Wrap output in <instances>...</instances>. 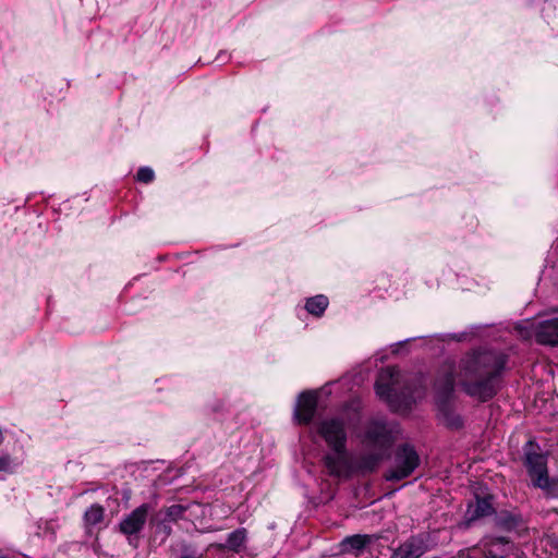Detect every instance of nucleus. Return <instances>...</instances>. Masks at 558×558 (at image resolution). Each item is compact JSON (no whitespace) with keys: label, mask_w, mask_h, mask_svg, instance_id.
Masks as SVG:
<instances>
[{"label":"nucleus","mask_w":558,"mask_h":558,"mask_svg":"<svg viewBox=\"0 0 558 558\" xmlns=\"http://www.w3.org/2000/svg\"><path fill=\"white\" fill-rule=\"evenodd\" d=\"M507 363L508 355L501 351L471 350L459 360L456 376L469 397L487 402L500 390Z\"/></svg>","instance_id":"f257e3e1"},{"label":"nucleus","mask_w":558,"mask_h":558,"mask_svg":"<svg viewBox=\"0 0 558 558\" xmlns=\"http://www.w3.org/2000/svg\"><path fill=\"white\" fill-rule=\"evenodd\" d=\"M524 465L534 486L546 485L547 457L542 452L539 445L530 439L523 447Z\"/></svg>","instance_id":"f03ea898"},{"label":"nucleus","mask_w":558,"mask_h":558,"mask_svg":"<svg viewBox=\"0 0 558 558\" xmlns=\"http://www.w3.org/2000/svg\"><path fill=\"white\" fill-rule=\"evenodd\" d=\"M420 464V457L415 449L404 444L397 448L395 453V468L389 471L388 481H401L410 476Z\"/></svg>","instance_id":"7ed1b4c3"},{"label":"nucleus","mask_w":558,"mask_h":558,"mask_svg":"<svg viewBox=\"0 0 558 558\" xmlns=\"http://www.w3.org/2000/svg\"><path fill=\"white\" fill-rule=\"evenodd\" d=\"M318 434L324 438L330 449L347 447V432L341 418L332 417L324 420L318 425Z\"/></svg>","instance_id":"20e7f679"},{"label":"nucleus","mask_w":558,"mask_h":558,"mask_svg":"<svg viewBox=\"0 0 558 558\" xmlns=\"http://www.w3.org/2000/svg\"><path fill=\"white\" fill-rule=\"evenodd\" d=\"M428 550V537L416 534L407 538L392 550L390 558H421Z\"/></svg>","instance_id":"39448f33"},{"label":"nucleus","mask_w":558,"mask_h":558,"mask_svg":"<svg viewBox=\"0 0 558 558\" xmlns=\"http://www.w3.org/2000/svg\"><path fill=\"white\" fill-rule=\"evenodd\" d=\"M149 510V504L135 508L119 523V531L129 537L138 534L147 521Z\"/></svg>","instance_id":"423d86ee"},{"label":"nucleus","mask_w":558,"mask_h":558,"mask_svg":"<svg viewBox=\"0 0 558 558\" xmlns=\"http://www.w3.org/2000/svg\"><path fill=\"white\" fill-rule=\"evenodd\" d=\"M317 410V395L313 391H303L299 395L294 409V420L298 424L308 425Z\"/></svg>","instance_id":"0eeeda50"},{"label":"nucleus","mask_w":558,"mask_h":558,"mask_svg":"<svg viewBox=\"0 0 558 558\" xmlns=\"http://www.w3.org/2000/svg\"><path fill=\"white\" fill-rule=\"evenodd\" d=\"M332 453L324 456L323 461L331 476H343L351 473V463L348 456L347 447L341 449H331Z\"/></svg>","instance_id":"6e6552de"},{"label":"nucleus","mask_w":558,"mask_h":558,"mask_svg":"<svg viewBox=\"0 0 558 558\" xmlns=\"http://www.w3.org/2000/svg\"><path fill=\"white\" fill-rule=\"evenodd\" d=\"M399 375V369L393 366H388L381 369L378 379L375 383V391L379 398L386 400L389 404L395 403V384L396 376Z\"/></svg>","instance_id":"1a4fd4ad"},{"label":"nucleus","mask_w":558,"mask_h":558,"mask_svg":"<svg viewBox=\"0 0 558 558\" xmlns=\"http://www.w3.org/2000/svg\"><path fill=\"white\" fill-rule=\"evenodd\" d=\"M366 439L374 446L388 449L393 442L392 429L384 421H373L366 429Z\"/></svg>","instance_id":"9d476101"},{"label":"nucleus","mask_w":558,"mask_h":558,"mask_svg":"<svg viewBox=\"0 0 558 558\" xmlns=\"http://www.w3.org/2000/svg\"><path fill=\"white\" fill-rule=\"evenodd\" d=\"M495 513L493 507V497L487 495L485 497L475 496V501L468 505L464 520L465 525L470 526L474 521L492 515Z\"/></svg>","instance_id":"9b49d317"},{"label":"nucleus","mask_w":558,"mask_h":558,"mask_svg":"<svg viewBox=\"0 0 558 558\" xmlns=\"http://www.w3.org/2000/svg\"><path fill=\"white\" fill-rule=\"evenodd\" d=\"M434 389L436 405L453 401L454 375L452 371L439 375L435 380Z\"/></svg>","instance_id":"f8f14e48"},{"label":"nucleus","mask_w":558,"mask_h":558,"mask_svg":"<svg viewBox=\"0 0 558 558\" xmlns=\"http://www.w3.org/2000/svg\"><path fill=\"white\" fill-rule=\"evenodd\" d=\"M535 340L543 345H558V317L541 322L535 329Z\"/></svg>","instance_id":"ddd939ff"},{"label":"nucleus","mask_w":558,"mask_h":558,"mask_svg":"<svg viewBox=\"0 0 558 558\" xmlns=\"http://www.w3.org/2000/svg\"><path fill=\"white\" fill-rule=\"evenodd\" d=\"M437 417L440 423L451 430H459L463 427V418L454 410L453 401L437 404Z\"/></svg>","instance_id":"4468645a"},{"label":"nucleus","mask_w":558,"mask_h":558,"mask_svg":"<svg viewBox=\"0 0 558 558\" xmlns=\"http://www.w3.org/2000/svg\"><path fill=\"white\" fill-rule=\"evenodd\" d=\"M379 537L377 535H368V534H355L351 536H347L341 543V551L342 553H353L355 556H360L364 549L377 541Z\"/></svg>","instance_id":"2eb2a0df"},{"label":"nucleus","mask_w":558,"mask_h":558,"mask_svg":"<svg viewBox=\"0 0 558 558\" xmlns=\"http://www.w3.org/2000/svg\"><path fill=\"white\" fill-rule=\"evenodd\" d=\"M246 542L247 530L245 527H239L228 534L226 542L223 544H218L217 548L222 551L240 554L246 549Z\"/></svg>","instance_id":"dca6fc26"},{"label":"nucleus","mask_w":558,"mask_h":558,"mask_svg":"<svg viewBox=\"0 0 558 558\" xmlns=\"http://www.w3.org/2000/svg\"><path fill=\"white\" fill-rule=\"evenodd\" d=\"M495 526L501 531H513L523 523L522 515L519 512L500 510L495 513Z\"/></svg>","instance_id":"f3484780"},{"label":"nucleus","mask_w":558,"mask_h":558,"mask_svg":"<svg viewBox=\"0 0 558 558\" xmlns=\"http://www.w3.org/2000/svg\"><path fill=\"white\" fill-rule=\"evenodd\" d=\"M383 458L380 452L366 453L359 459L357 469L363 473H371L377 469Z\"/></svg>","instance_id":"a211bd4d"},{"label":"nucleus","mask_w":558,"mask_h":558,"mask_svg":"<svg viewBox=\"0 0 558 558\" xmlns=\"http://www.w3.org/2000/svg\"><path fill=\"white\" fill-rule=\"evenodd\" d=\"M328 304H329V302H328L327 296H325L323 294H318V295L308 298L306 300L305 310L310 314H312V315H314L316 317H319V316H322L324 314V312L326 311Z\"/></svg>","instance_id":"6ab92c4d"},{"label":"nucleus","mask_w":558,"mask_h":558,"mask_svg":"<svg viewBox=\"0 0 558 558\" xmlns=\"http://www.w3.org/2000/svg\"><path fill=\"white\" fill-rule=\"evenodd\" d=\"M187 508V506L183 505H171L169 507H165L160 509L158 512H156L157 520H159V517H163L165 520H168L170 522H177L178 520L183 518Z\"/></svg>","instance_id":"aec40b11"},{"label":"nucleus","mask_w":558,"mask_h":558,"mask_svg":"<svg viewBox=\"0 0 558 558\" xmlns=\"http://www.w3.org/2000/svg\"><path fill=\"white\" fill-rule=\"evenodd\" d=\"M105 508L98 504L92 505L84 513L86 525H96L104 520Z\"/></svg>","instance_id":"412c9836"},{"label":"nucleus","mask_w":558,"mask_h":558,"mask_svg":"<svg viewBox=\"0 0 558 558\" xmlns=\"http://www.w3.org/2000/svg\"><path fill=\"white\" fill-rule=\"evenodd\" d=\"M546 485L537 486L538 488H542L546 492L547 496L553 498H558V478L557 480H550L547 475Z\"/></svg>","instance_id":"4be33fe9"},{"label":"nucleus","mask_w":558,"mask_h":558,"mask_svg":"<svg viewBox=\"0 0 558 558\" xmlns=\"http://www.w3.org/2000/svg\"><path fill=\"white\" fill-rule=\"evenodd\" d=\"M167 522L169 521L165 520L163 517H159V520H157V513H155L150 519V523L156 526L158 532H163L166 535H170L171 527L167 524Z\"/></svg>","instance_id":"5701e85b"},{"label":"nucleus","mask_w":558,"mask_h":558,"mask_svg":"<svg viewBox=\"0 0 558 558\" xmlns=\"http://www.w3.org/2000/svg\"><path fill=\"white\" fill-rule=\"evenodd\" d=\"M154 171L148 167H143L137 171L136 179L143 183H149L154 180Z\"/></svg>","instance_id":"b1692460"},{"label":"nucleus","mask_w":558,"mask_h":558,"mask_svg":"<svg viewBox=\"0 0 558 558\" xmlns=\"http://www.w3.org/2000/svg\"><path fill=\"white\" fill-rule=\"evenodd\" d=\"M12 458L9 453H4L0 456V471L2 472H11L12 471Z\"/></svg>","instance_id":"393cba45"},{"label":"nucleus","mask_w":558,"mask_h":558,"mask_svg":"<svg viewBox=\"0 0 558 558\" xmlns=\"http://www.w3.org/2000/svg\"><path fill=\"white\" fill-rule=\"evenodd\" d=\"M482 556L484 558H507L506 555H497V554H494L492 550H489L488 553L482 554Z\"/></svg>","instance_id":"a878e982"},{"label":"nucleus","mask_w":558,"mask_h":558,"mask_svg":"<svg viewBox=\"0 0 558 558\" xmlns=\"http://www.w3.org/2000/svg\"><path fill=\"white\" fill-rule=\"evenodd\" d=\"M492 544L495 545V544H509V539L507 537H496L492 541Z\"/></svg>","instance_id":"bb28decb"},{"label":"nucleus","mask_w":558,"mask_h":558,"mask_svg":"<svg viewBox=\"0 0 558 558\" xmlns=\"http://www.w3.org/2000/svg\"><path fill=\"white\" fill-rule=\"evenodd\" d=\"M179 558H202V555L196 553H183Z\"/></svg>","instance_id":"cd10ccee"},{"label":"nucleus","mask_w":558,"mask_h":558,"mask_svg":"<svg viewBox=\"0 0 558 558\" xmlns=\"http://www.w3.org/2000/svg\"><path fill=\"white\" fill-rule=\"evenodd\" d=\"M462 558H484V557L482 556V554L469 553L465 556H463Z\"/></svg>","instance_id":"c85d7f7f"},{"label":"nucleus","mask_w":558,"mask_h":558,"mask_svg":"<svg viewBox=\"0 0 558 558\" xmlns=\"http://www.w3.org/2000/svg\"><path fill=\"white\" fill-rule=\"evenodd\" d=\"M0 558H5V557H3V556H0Z\"/></svg>","instance_id":"c756f323"}]
</instances>
